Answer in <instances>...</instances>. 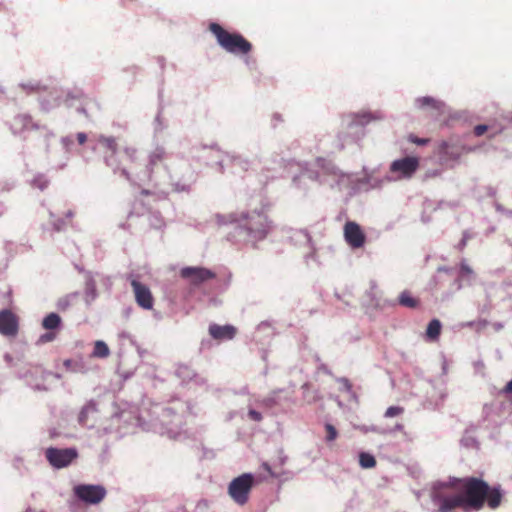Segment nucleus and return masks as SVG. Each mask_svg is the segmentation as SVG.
<instances>
[{
	"instance_id": "4",
	"label": "nucleus",
	"mask_w": 512,
	"mask_h": 512,
	"mask_svg": "<svg viewBox=\"0 0 512 512\" xmlns=\"http://www.w3.org/2000/svg\"><path fill=\"white\" fill-rule=\"evenodd\" d=\"M254 485L252 474L244 473L234 478L228 486V494L238 505H245L249 500L250 492Z\"/></svg>"
},
{
	"instance_id": "6",
	"label": "nucleus",
	"mask_w": 512,
	"mask_h": 512,
	"mask_svg": "<svg viewBox=\"0 0 512 512\" xmlns=\"http://www.w3.org/2000/svg\"><path fill=\"white\" fill-rule=\"evenodd\" d=\"M419 166L420 161L418 157L407 156L393 161L390 165V171L397 174V179H410Z\"/></svg>"
},
{
	"instance_id": "32",
	"label": "nucleus",
	"mask_w": 512,
	"mask_h": 512,
	"mask_svg": "<svg viewBox=\"0 0 512 512\" xmlns=\"http://www.w3.org/2000/svg\"><path fill=\"white\" fill-rule=\"evenodd\" d=\"M504 393H512V379L506 384V386L503 389Z\"/></svg>"
},
{
	"instance_id": "14",
	"label": "nucleus",
	"mask_w": 512,
	"mask_h": 512,
	"mask_svg": "<svg viewBox=\"0 0 512 512\" xmlns=\"http://www.w3.org/2000/svg\"><path fill=\"white\" fill-rule=\"evenodd\" d=\"M416 104L421 109L431 108L432 110H435L437 112H439L443 107L442 102H440L432 97L418 98V99H416Z\"/></svg>"
},
{
	"instance_id": "12",
	"label": "nucleus",
	"mask_w": 512,
	"mask_h": 512,
	"mask_svg": "<svg viewBox=\"0 0 512 512\" xmlns=\"http://www.w3.org/2000/svg\"><path fill=\"white\" fill-rule=\"evenodd\" d=\"M237 329L232 325H217L212 324L209 326V334L215 340H231L236 336Z\"/></svg>"
},
{
	"instance_id": "21",
	"label": "nucleus",
	"mask_w": 512,
	"mask_h": 512,
	"mask_svg": "<svg viewBox=\"0 0 512 512\" xmlns=\"http://www.w3.org/2000/svg\"><path fill=\"white\" fill-rule=\"evenodd\" d=\"M403 413H404V408L403 407H401V406H390L385 411L384 416L386 418H392V417L399 416V415H401Z\"/></svg>"
},
{
	"instance_id": "34",
	"label": "nucleus",
	"mask_w": 512,
	"mask_h": 512,
	"mask_svg": "<svg viewBox=\"0 0 512 512\" xmlns=\"http://www.w3.org/2000/svg\"><path fill=\"white\" fill-rule=\"evenodd\" d=\"M121 174L128 180H130V174L126 169H122Z\"/></svg>"
},
{
	"instance_id": "7",
	"label": "nucleus",
	"mask_w": 512,
	"mask_h": 512,
	"mask_svg": "<svg viewBox=\"0 0 512 512\" xmlns=\"http://www.w3.org/2000/svg\"><path fill=\"white\" fill-rule=\"evenodd\" d=\"M75 495L88 504H98L106 496V489L101 485L81 484L74 488Z\"/></svg>"
},
{
	"instance_id": "17",
	"label": "nucleus",
	"mask_w": 512,
	"mask_h": 512,
	"mask_svg": "<svg viewBox=\"0 0 512 512\" xmlns=\"http://www.w3.org/2000/svg\"><path fill=\"white\" fill-rule=\"evenodd\" d=\"M441 327V322L438 319L431 320L426 329L427 338L437 340L441 333Z\"/></svg>"
},
{
	"instance_id": "10",
	"label": "nucleus",
	"mask_w": 512,
	"mask_h": 512,
	"mask_svg": "<svg viewBox=\"0 0 512 512\" xmlns=\"http://www.w3.org/2000/svg\"><path fill=\"white\" fill-rule=\"evenodd\" d=\"M19 330V319L9 309L0 311V334L6 337H15Z\"/></svg>"
},
{
	"instance_id": "20",
	"label": "nucleus",
	"mask_w": 512,
	"mask_h": 512,
	"mask_svg": "<svg viewBox=\"0 0 512 512\" xmlns=\"http://www.w3.org/2000/svg\"><path fill=\"white\" fill-rule=\"evenodd\" d=\"M359 464L365 469L373 468L376 466V459L369 453L361 452L359 455Z\"/></svg>"
},
{
	"instance_id": "30",
	"label": "nucleus",
	"mask_w": 512,
	"mask_h": 512,
	"mask_svg": "<svg viewBox=\"0 0 512 512\" xmlns=\"http://www.w3.org/2000/svg\"><path fill=\"white\" fill-rule=\"evenodd\" d=\"M125 154L133 161L136 155V149L132 147H126L124 149Z\"/></svg>"
},
{
	"instance_id": "11",
	"label": "nucleus",
	"mask_w": 512,
	"mask_h": 512,
	"mask_svg": "<svg viewBox=\"0 0 512 512\" xmlns=\"http://www.w3.org/2000/svg\"><path fill=\"white\" fill-rule=\"evenodd\" d=\"M344 237L352 248H360L366 241V236L360 225L353 221L346 222L344 226Z\"/></svg>"
},
{
	"instance_id": "2",
	"label": "nucleus",
	"mask_w": 512,
	"mask_h": 512,
	"mask_svg": "<svg viewBox=\"0 0 512 512\" xmlns=\"http://www.w3.org/2000/svg\"><path fill=\"white\" fill-rule=\"evenodd\" d=\"M209 31L216 37L217 43L232 54L247 55L252 50V44L239 33H230L218 23H211Z\"/></svg>"
},
{
	"instance_id": "38",
	"label": "nucleus",
	"mask_w": 512,
	"mask_h": 512,
	"mask_svg": "<svg viewBox=\"0 0 512 512\" xmlns=\"http://www.w3.org/2000/svg\"><path fill=\"white\" fill-rule=\"evenodd\" d=\"M79 111H80V112H82V113H84V114H86L85 109H80Z\"/></svg>"
},
{
	"instance_id": "18",
	"label": "nucleus",
	"mask_w": 512,
	"mask_h": 512,
	"mask_svg": "<svg viewBox=\"0 0 512 512\" xmlns=\"http://www.w3.org/2000/svg\"><path fill=\"white\" fill-rule=\"evenodd\" d=\"M110 355V349L104 341L97 340L94 344L92 357L107 358Z\"/></svg>"
},
{
	"instance_id": "35",
	"label": "nucleus",
	"mask_w": 512,
	"mask_h": 512,
	"mask_svg": "<svg viewBox=\"0 0 512 512\" xmlns=\"http://www.w3.org/2000/svg\"><path fill=\"white\" fill-rule=\"evenodd\" d=\"M85 413H86V412H85V410H82V411H81V413H80V417H79V421H80V422H83V421H84V419H85Z\"/></svg>"
},
{
	"instance_id": "28",
	"label": "nucleus",
	"mask_w": 512,
	"mask_h": 512,
	"mask_svg": "<svg viewBox=\"0 0 512 512\" xmlns=\"http://www.w3.org/2000/svg\"><path fill=\"white\" fill-rule=\"evenodd\" d=\"M487 130H488L487 125L480 124V125L475 126L474 134L479 137V136H482Z\"/></svg>"
},
{
	"instance_id": "19",
	"label": "nucleus",
	"mask_w": 512,
	"mask_h": 512,
	"mask_svg": "<svg viewBox=\"0 0 512 512\" xmlns=\"http://www.w3.org/2000/svg\"><path fill=\"white\" fill-rule=\"evenodd\" d=\"M98 142L108 151H110L112 154H115L118 149V144L116 141V138L112 136H99Z\"/></svg>"
},
{
	"instance_id": "31",
	"label": "nucleus",
	"mask_w": 512,
	"mask_h": 512,
	"mask_svg": "<svg viewBox=\"0 0 512 512\" xmlns=\"http://www.w3.org/2000/svg\"><path fill=\"white\" fill-rule=\"evenodd\" d=\"M86 140H87V136L85 133L80 132L77 134V141L79 144H81V145L84 144L86 142Z\"/></svg>"
},
{
	"instance_id": "13",
	"label": "nucleus",
	"mask_w": 512,
	"mask_h": 512,
	"mask_svg": "<svg viewBox=\"0 0 512 512\" xmlns=\"http://www.w3.org/2000/svg\"><path fill=\"white\" fill-rule=\"evenodd\" d=\"M463 148L457 144L443 141L439 146V154L447 160H457L462 155Z\"/></svg>"
},
{
	"instance_id": "37",
	"label": "nucleus",
	"mask_w": 512,
	"mask_h": 512,
	"mask_svg": "<svg viewBox=\"0 0 512 512\" xmlns=\"http://www.w3.org/2000/svg\"><path fill=\"white\" fill-rule=\"evenodd\" d=\"M70 362H71L70 360H67V361H65V363H64V364H65L66 366H70Z\"/></svg>"
},
{
	"instance_id": "25",
	"label": "nucleus",
	"mask_w": 512,
	"mask_h": 512,
	"mask_svg": "<svg viewBox=\"0 0 512 512\" xmlns=\"http://www.w3.org/2000/svg\"><path fill=\"white\" fill-rule=\"evenodd\" d=\"M15 123H20L23 128H28L29 126H33L31 118L29 116H18L15 118Z\"/></svg>"
},
{
	"instance_id": "1",
	"label": "nucleus",
	"mask_w": 512,
	"mask_h": 512,
	"mask_svg": "<svg viewBox=\"0 0 512 512\" xmlns=\"http://www.w3.org/2000/svg\"><path fill=\"white\" fill-rule=\"evenodd\" d=\"M462 493H446L443 489H435L432 500L439 512H452L460 508L464 512L479 511L485 503L496 509L502 502L503 494L500 487H490L483 479L467 477L460 480Z\"/></svg>"
},
{
	"instance_id": "22",
	"label": "nucleus",
	"mask_w": 512,
	"mask_h": 512,
	"mask_svg": "<svg viewBox=\"0 0 512 512\" xmlns=\"http://www.w3.org/2000/svg\"><path fill=\"white\" fill-rule=\"evenodd\" d=\"M163 153L162 152H154L150 155L149 158V169L152 172L153 167L158 163L163 161Z\"/></svg>"
},
{
	"instance_id": "3",
	"label": "nucleus",
	"mask_w": 512,
	"mask_h": 512,
	"mask_svg": "<svg viewBox=\"0 0 512 512\" xmlns=\"http://www.w3.org/2000/svg\"><path fill=\"white\" fill-rule=\"evenodd\" d=\"M243 227L256 240L264 239L271 229V222L263 211H252L243 215Z\"/></svg>"
},
{
	"instance_id": "5",
	"label": "nucleus",
	"mask_w": 512,
	"mask_h": 512,
	"mask_svg": "<svg viewBox=\"0 0 512 512\" xmlns=\"http://www.w3.org/2000/svg\"><path fill=\"white\" fill-rule=\"evenodd\" d=\"M45 456L51 466L57 469L69 466L77 457L78 452L75 448H47Z\"/></svg>"
},
{
	"instance_id": "8",
	"label": "nucleus",
	"mask_w": 512,
	"mask_h": 512,
	"mask_svg": "<svg viewBox=\"0 0 512 512\" xmlns=\"http://www.w3.org/2000/svg\"><path fill=\"white\" fill-rule=\"evenodd\" d=\"M130 284L137 305L144 310L153 309L154 297L150 288L132 276L130 277Z\"/></svg>"
},
{
	"instance_id": "23",
	"label": "nucleus",
	"mask_w": 512,
	"mask_h": 512,
	"mask_svg": "<svg viewBox=\"0 0 512 512\" xmlns=\"http://www.w3.org/2000/svg\"><path fill=\"white\" fill-rule=\"evenodd\" d=\"M325 430H326V440L328 442L334 441L337 438L338 432L332 424L327 423L325 425Z\"/></svg>"
},
{
	"instance_id": "15",
	"label": "nucleus",
	"mask_w": 512,
	"mask_h": 512,
	"mask_svg": "<svg viewBox=\"0 0 512 512\" xmlns=\"http://www.w3.org/2000/svg\"><path fill=\"white\" fill-rule=\"evenodd\" d=\"M61 317L56 313H49L42 321V326L44 329L53 331L58 329L61 325Z\"/></svg>"
},
{
	"instance_id": "27",
	"label": "nucleus",
	"mask_w": 512,
	"mask_h": 512,
	"mask_svg": "<svg viewBox=\"0 0 512 512\" xmlns=\"http://www.w3.org/2000/svg\"><path fill=\"white\" fill-rule=\"evenodd\" d=\"M460 270L462 275H471L473 273V270L465 261L461 262Z\"/></svg>"
},
{
	"instance_id": "36",
	"label": "nucleus",
	"mask_w": 512,
	"mask_h": 512,
	"mask_svg": "<svg viewBox=\"0 0 512 512\" xmlns=\"http://www.w3.org/2000/svg\"><path fill=\"white\" fill-rule=\"evenodd\" d=\"M142 194H143V195H149V191H147V190H143V191H142Z\"/></svg>"
},
{
	"instance_id": "24",
	"label": "nucleus",
	"mask_w": 512,
	"mask_h": 512,
	"mask_svg": "<svg viewBox=\"0 0 512 512\" xmlns=\"http://www.w3.org/2000/svg\"><path fill=\"white\" fill-rule=\"evenodd\" d=\"M56 337H57V333L55 331H49L40 336L39 342L40 343L52 342L56 339Z\"/></svg>"
},
{
	"instance_id": "33",
	"label": "nucleus",
	"mask_w": 512,
	"mask_h": 512,
	"mask_svg": "<svg viewBox=\"0 0 512 512\" xmlns=\"http://www.w3.org/2000/svg\"><path fill=\"white\" fill-rule=\"evenodd\" d=\"M262 467L265 471H267L271 476H274V473L272 472V469L268 463H263Z\"/></svg>"
},
{
	"instance_id": "26",
	"label": "nucleus",
	"mask_w": 512,
	"mask_h": 512,
	"mask_svg": "<svg viewBox=\"0 0 512 512\" xmlns=\"http://www.w3.org/2000/svg\"><path fill=\"white\" fill-rule=\"evenodd\" d=\"M409 141L417 145H426L429 142L427 138H418L417 136L410 135Z\"/></svg>"
},
{
	"instance_id": "29",
	"label": "nucleus",
	"mask_w": 512,
	"mask_h": 512,
	"mask_svg": "<svg viewBox=\"0 0 512 512\" xmlns=\"http://www.w3.org/2000/svg\"><path fill=\"white\" fill-rule=\"evenodd\" d=\"M248 415H249V418L254 420V421H261L262 420L261 413L256 411V410H250L248 412Z\"/></svg>"
},
{
	"instance_id": "9",
	"label": "nucleus",
	"mask_w": 512,
	"mask_h": 512,
	"mask_svg": "<svg viewBox=\"0 0 512 512\" xmlns=\"http://www.w3.org/2000/svg\"><path fill=\"white\" fill-rule=\"evenodd\" d=\"M180 276L192 285H200L215 278L216 274L204 267H184L180 270Z\"/></svg>"
},
{
	"instance_id": "16",
	"label": "nucleus",
	"mask_w": 512,
	"mask_h": 512,
	"mask_svg": "<svg viewBox=\"0 0 512 512\" xmlns=\"http://www.w3.org/2000/svg\"><path fill=\"white\" fill-rule=\"evenodd\" d=\"M398 302L401 306L407 308H416L419 305V300L412 296L410 291H403L399 297Z\"/></svg>"
}]
</instances>
